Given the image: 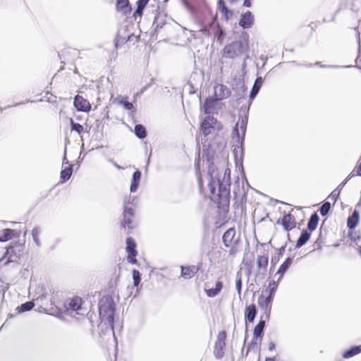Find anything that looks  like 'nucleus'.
I'll return each instance as SVG.
<instances>
[{
    "label": "nucleus",
    "instance_id": "nucleus-49",
    "mask_svg": "<svg viewBox=\"0 0 361 361\" xmlns=\"http://www.w3.org/2000/svg\"><path fill=\"white\" fill-rule=\"evenodd\" d=\"M339 66H335V65H323L322 68H339Z\"/></svg>",
    "mask_w": 361,
    "mask_h": 361
},
{
    "label": "nucleus",
    "instance_id": "nucleus-52",
    "mask_svg": "<svg viewBox=\"0 0 361 361\" xmlns=\"http://www.w3.org/2000/svg\"><path fill=\"white\" fill-rule=\"evenodd\" d=\"M128 261L133 264L137 263V259H135V257H130V258H128Z\"/></svg>",
    "mask_w": 361,
    "mask_h": 361
},
{
    "label": "nucleus",
    "instance_id": "nucleus-8",
    "mask_svg": "<svg viewBox=\"0 0 361 361\" xmlns=\"http://www.w3.org/2000/svg\"><path fill=\"white\" fill-rule=\"evenodd\" d=\"M123 221L121 222V226L123 228L127 227L129 229H133L135 227L133 221L134 218V209L133 208H126L123 213Z\"/></svg>",
    "mask_w": 361,
    "mask_h": 361
},
{
    "label": "nucleus",
    "instance_id": "nucleus-54",
    "mask_svg": "<svg viewBox=\"0 0 361 361\" xmlns=\"http://www.w3.org/2000/svg\"><path fill=\"white\" fill-rule=\"evenodd\" d=\"M238 150L240 151V153H242V152H243V148H242L241 147H239L238 149L235 148V149H234V152H234V154H235V156H237V153H238Z\"/></svg>",
    "mask_w": 361,
    "mask_h": 361
},
{
    "label": "nucleus",
    "instance_id": "nucleus-45",
    "mask_svg": "<svg viewBox=\"0 0 361 361\" xmlns=\"http://www.w3.org/2000/svg\"><path fill=\"white\" fill-rule=\"evenodd\" d=\"M130 39V36H129L127 39L126 38H121V37L117 36V37L115 39V46L117 48L118 47L119 43L124 44V43L127 42L128 41H129Z\"/></svg>",
    "mask_w": 361,
    "mask_h": 361
},
{
    "label": "nucleus",
    "instance_id": "nucleus-58",
    "mask_svg": "<svg viewBox=\"0 0 361 361\" xmlns=\"http://www.w3.org/2000/svg\"><path fill=\"white\" fill-rule=\"evenodd\" d=\"M64 163H68V161H67V159H66V155H65V156H64V157H63V164H64Z\"/></svg>",
    "mask_w": 361,
    "mask_h": 361
},
{
    "label": "nucleus",
    "instance_id": "nucleus-17",
    "mask_svg": "<svg viewBox=\"0 0 361 361\" xmlns=\"http://www.w3.org/2000/svg\"><path fill=\"white\" fill-rule=\"evenodd\" d=\"M181 276L185 279H191L198 271V268L196 266L181 267Z\"/></svg>",
    "mask_w": 361,
    "mask_h": 361
},
{
    "label": "nucleus",
    "instance_id": "nucleus-28",
    "mask_svg": "<svg viewBox=\"0 0 361 361\" xmlns=\"http://www.w3.org/2000/svg\"><path fill=\"white\" fill-rule=\"evenodd\" d=\"M257 267L259 268V271H262V274H264L267 271V267L268 265V256L267 255H260L257 257Z\"/></svg>",
    "mask_w": 361,
    "mask_h": 361
},
{
    "label": "nucleus",
    "instance_id": "nucleus-50",
    "mask_svg": "<svg viewBox=\"0 0 361 361\" xmlns=\"http://www.w3.org/2000/svg\"><path fill=\"white\" fill-rule=\"evenodd\" d=\"M313 65L318 66L320 68H322V66H323V64H322L321 62H316L314 64L309 63V64L306 65V66L312 67Z\"/></svg>",
    "mask_w": 361,
    "mask_h": 361
},
{
    "label": "nucleus",
    "instance_id": "nucleus-60",
    "mask_svg": "<svg viewBox=\"0 0 361 361\" xmlns=\"http://www.w3.org/2000/svg\"><path fill=\"white\" fill-rule=\"evenodd\" d=\"M360 205H361V198H360V202L357 204V206H360Z\"/></svg>",
    "mask_w": 361,
    "mask_h": 361
},
{
    "label": "nucleus",
    "instance_id": "nucleus-13",
    "mask_svg": "<svg viewBox=\"0 0 361 361\" xmlns=\"http://www.w3.org/2000/svg\"><path fill=\"white\" fill-rule=\"evenodd\" d=\"M74 106L78 111L85 112L89 111L91 109V104L90 102L80 95L75 97Z\"/></svg>",
    "mask_w": 361,
    "mask_h": 361
},
{
    "label": "nucleus",
    "instance_id": "nucleus-44",
    "mask_svg": "<svg viewBox=\"0 0 361 361\" xmlns=\"http://www.w3.org/2000/svg\"><path fill=\"white\" fill-rule=\"evenodd\" d=\"M340 192H341V189H338V188H336V190H334L331 193V195H329V198L331 200H334V202L337 200L339 195H340Z\"/></svg>",
    "mask_w": 361,
    "mask_h": 361
},
{
    "label": "nucleus",
    "instance_id": "nucleus-35",
    "mask_svg": "<svg viewBox=\"0 0 361 361\" xmlns=\"http://www.w3.org/2000/svg\"><path fill=\"white\" fill-rule=\"evenodd\" d=\"M114 101L117 102V103L118 104L122 105L123 106V108H125L126 109L132 111L131 113H133L135 111V109H134V106L131 102L124 100L123 99H120L118 98L115 99Z\"/></svg>",
    "mask_w": 361,
    "mask_h": 361
},
{
    "label": "nucleus",
    "instance_id": "nucleus-9",
    "mask_svg": "<svg viewBox=\"0 0 361 361\" xmlns=\"http://www.w3.org/2000/svg\"><path fill=\"white\" fill-rule=\"evenodd\" d=\"M224 245L226 247H233L238 243V238H235V230L234 228L228 229L222 237Z\"/></svg>",
    "mask_w": 361,
    "mask_h": 361
},
{
    "label": "nucleus",
    "instance_id": "nucleus-29",
    "mask_svg": "<svg viewBox=\"0 0 361 361\" xmlns=\"http://www.w3.org/2000/svg\"><path fill=\"white\" fill-rule=\"evenodd\" d=\"M14 230L6 228L0 231V242H6L13 237Z\"/></svg>",
    "mask_w": 361,
    "mask_h": 361
},
{
    "label": "nucleus",
    "instance_id": "nucleus-37",
    "mask_svg": "<svg viewBox=\"0 0 361 361\" xmlns=\"http://www.w3.org/2000/svg\"><path fill=\"white\" fill-rule=\"evenodd\" d=\"M149 0H138L137 1V9L135 13L140 16L142 14L143 10Z\"/></svg>",
    "mask_w": 361,
    "mask_h": 361
},
{
    "label": "nucleus",
    "instance_id": "nucleus-33",
    "mask_svg": "<svg viewBox=\"0 0 361 361\" xmlns=\"http://www.w3.org/2000/svg\"><path fill=\"white\" fill-rule=\"evenodd\" d=\"M319 216L314 213L309 219L308 224H307V228L310 231H313L316 229L318 222H319Z\"/></svg>",
    "mask_w": 361,
    "mask_h": 361
},
{
    "label": "nucleus",
    "instance_id": "nucleus-19",
    "mask_svg": "<svg viewBox=\"0 0 361 361\" xmlns=\"http://www.w3.org/2000/svg\"><path fill=\"white\" fill-rule=\"evenodd\" d=\"M140 178H141V172L139 170H136L133 173V177H132V181H131V185H130V188L131 192H135L136 190L137 189L139 184H140Z\"/></svg>",
    "mask_w": 361,
    "mask_h": 361
},
{
    "label": "nucleus",
    "instance_id": "nucleus-1",
    "mask_svg": "<svg viewBox=\"0 0 361 361\" xmlns=\"http://www.w3.org/2000/svg\"><path fill=\"white\" fill-rule=\"evenodd\" d=\"M230 173L229 169L219 171L214 166H210L208 171L207 189L209 192V197L213 201H226L230 195ZM199 187L201 191L204 190L202 180L199 178Z\"/></svg>",
    "mask_w": 361,
    "mask_h": 361
},
{
    "label": "nucleus",
    "instance_id": "nucleus-27",
    "mask_svg": "<svg viewBox=\"0 0 361 361\" xmlns=\"http://www.w3.org/2000/svg\"><path fill=\"white\" fill-rule=\"evenodd\" d=\"M292 258L288 257L285 262L280 266L279 270L277 271L276 275H279V280L281 279L285 272L288 269L291 263Z\"/></svg>",
    "mask_w": 361,
    "mask_h": 361
},
{
    "label": "nucleus",
    "instance_id": "nucleus-62",
    "mask_svg": "<svg viewBox=\"0 0 361 361\" xmlns=\"http://www.w3.org/2000/svg\"><path fill=\"white\" fill-rule=\"evenodd\" d=\"M10 107H11V106H8L5 107L4 109H6L7 108H10Z\"/></svg>",
    "mask_w": 361,
    "mask_h": 361
},
{
    "label": "nucleus",
    "instance_id": "nucleus-63",
    "mask_svg": "<svg viewBox=\"0 0 361 361\" xmlns=\"http://www.w3.org/2000/svg\"><path fill=\"white\" fill-rule=\"evenodd\" d=\"M230 1H232V2H234V1H235L236 0H230Z\"/></svg>",
    "mask_w": 361,
    "mask_h": 361
},
{
    "label": "nucleus",
    "instance_id": "nucleus-34",
    "mask_svg": "<svg viewBox=\"0 0 361 361\" xmlns=\"http://www.w3.org/2000/svg\"><path fill=\"white\" fill-rule=\"evenodd\" d=\"M135 134L140 139L145 138L147 136L145 128L141 124L136 125L135 126Z\"/></svg>",
    "mask_w": 361,
    "mask_h": 361
},
{
    "label": "nucleus",
    "instance_id": "nucleus-6",
    "mask_svg": "<svg viewBox=\"0 0 361 361\" xmlns=\"http://www.w3.org/2000/svg\"><path fill=\"white\" fill-rule=\"evenodd\" d=\"M226 334L225 331H221L218 334L217 339L214 345V356L220 359L223 357L224 355V348L226 346Z\"/></svg>",
    "mask_w": 361,
    "mask_h": 361
},
{
    "label": "nucleus",
    "instance_id": "nucleus-43",
    "mask_svg": "<svg viewBox=\"0 0 361 361\" xmlns=\"http://www.w3.org/2000/svg\"><path fill=\"white\" fill-rule=\"evenodd\" d=\"M135 199L134 198H131L130 197H126L124 200H123V210L126 209V208H131L130 207H129L128 205L129 204H133V202H134Z\"/></svg>",
    "mask_w": 361,
    "mask_h": 361
},
{
    "label": "nucleus",
    "instance_id": "nucleus-14",
    "mask_svg": "<svg viewBox=\"0 0 361 361\" xmlns=\"http://www.w3.org/2000/svg\"><path fill=\"white\" fill-rule=\"evenodd\" d=\"M254 23V16L250 11L242 14L239 22L240 26L244 29L250 28Z\"/></svg>",
    "mask_w": 361,
    "mask_h": 361
},
{
    "label": "nucleus",
    "instance_id": "nucleus-53",
    "mask_svg": "<svg viewBox=\"0 0 361 361\" xmlns=\"http://www.w3.org/2000/svg\"><path fill=\"white\" fill-rule=\"evenodd\" d=\"M243 5L246 7H250L251 6V2L250 0H245Z\"/></svg>",
    "mask_w": 361,
    "mask_h": 361
},
{
    "label": "nucleus",
    "instance_id": "nucleus-26",
    "mask_svg": "<svg viewBox=\"0 0 361 361\" xmlns=\"http://www.w3.org/2000/svg\"><path fill=\"white\" fill-rule=\"evenodd\" d=\"M263 83V79L262 77H258L255 83H254V85L252 87V89L251 90V92L250 94V99H253L256 96L257 94H258L260 88H261V86Z\"/></svg>",
    "mask_w": 361,
    "mask_h": 361
},
{
    "label": "nucleus",
    "instance_id": "nucleus-2",
    "mask_svg": "<svg viewBox=\"0 0 361 361\" xmlns=\"http://www.w3.org/2000/svg\"><path fill=\"white\" fill-rule=\"evenodd\" d=\"M99 312L102 322L113 331L114 324L115 302L111 295L104 296L99 300Z\"/></svg>",
    "mask_w": 361,
    "mask_h": 361
},
{
    "label": "nucleus",
    "instance_id": "nucleus-3",
    "mask_svg": "<svg viewBox=\"0 0 361 361\" xmlns=\"http://www.w3.org/2000/svg\"><path fill=\"white\" fill-rule=\"evenodd\" d=\"M249 50V44L247 39H238L228 45L223 49V56L228 59H235Z\"/></svg>",
    "mask_w": 361,
    "mask_h": 361
},
{
    "label": "nucleus",
    "instance_id": "nucleus-12",
    "mask_svg": "<svg viewBox=\"0 0 361 361\" xmlns=\"http://www.w3.org/2000/svg\"><path fill=\"white\" fill-rule=\"evenodd\" d=\"M230 90L222 84H217L214 86V97L217 100H222L231 95Z\"/></svg>",
    "mask_w": 361,
    "mask_h": 361
},
{
    "label": "nucleus",
    "instance_id": "nucleus-30",
    "mask_svg": "<svg viewBox=\"0 0 361 361\" xmlns=\"http://www.w3.org/2000/svg\"><path fill=\"white\" fill-rule=\"evenodd\" d=\"M116 8L118 11L126 13L130 10V5L128 0H118L116 4Z\"/></svg>",
    "mask_w": 361,
    "mask_h": 361
},
{
    "label": "nucleus",
    "instance_id": "nucleus-40",
    "mask_svg": "<svg viewBox=\"0 0 361 361\" xmlns=\"http://www.w3.org/2000/svg\"><path fill=\"white\" fill-rule=\"evenodd\" d=\"M134 286H137L141 281V274L139 271L134 269L132 272Z\"/></svg>",
    "mask_w": 361,
    "mask_h": 361
},
{
    "label": "nucleus",
    "instance_id": "nucleus-56",
    "mask_svg": "<svg viewBox=\"0 0 361 361\" xmlns=\"http://www.w3.org/2000/svg\"><path fill=\"white\" fill-rule=\"evenodd\" d=\"M224 35V32L222 30H219V35H218V40Z\"/></svg>",
    "mask_w": 361,
    "mask_h": 361
},
{
    "label": "nucleus",
    "instance_id": "nucleus-39",
    "mask_svg": "<svg viewBox=\"0 0 361 361\" xmlns=\"http://www.w3.org/2000/svg\"><path fill=\"white\" fill-rule=\"evenodd\" d=\"M331 209V204L329 202H325L319 208V212L322 216H326Z\"/></svg>",
    "mask_w": 361,
    "mask_h": 361
},
{
    "label": "nucleus",
    "instance_id": "nucleus-20",
    "mask_svg": "<svg viewBox=\"0 0 361 361\" xmlns=\"http://www.w3.org/2000/svg\"><path fill=\"white\" fill-rule=\"evenodd\" d=\"M257 310L254 304L250 305L245 309V316L249 322H253L256 317Z\"/></svg>",
    "mask_w": 361,
    "mask_h": 361
},
{
    "label": "nucleus",
    "instance_id": "nucleus-7",
    "mask_svg": "<svg viewBox=\"0 0 361 361\" xmlns=\"http://www.w3.org/2000/svg\"><path fill=\"white\" fill-rule=\"evenodd\" d=\"M217 120L211 116H206L201 123V131L204 136L211 134L216 128Z\"/></svg>",
    "mask_w": 361,
    "mask_h": 361
},
{
    "label": "nucleus",
    "instance_id": "nucleus-47",
    "mask_svg": "<svg viewBox=\"0 0 361 361\" xmlns=\"http://www.w3.org/2000/svg\"><path fill=\"white\" fill-rule=\"evenodd\" d=\"M354 172H355V170H353L349 175L338 186L337 188L338 189H341L346 184V183L348 181V180L353 177L355 174H354Z\"/></svg>",
    "mask_w": 361,
    "mask_h": 361
},
{
    "label": "nucleus",
    "instance_id": "nucleus-59",
    "mask_svg": "<svg viewBox=\"0 0 361 361\" xmlns=\"http://www.w3.org/2000/svg\"><path fill=\"white\" fill-rule=\"evenodd\" d=\"M24 104V103L23 102V103L16 104H14V106H18L19 104Z\"/></svg>",
    "mask_w": 361,
    "mask_h": 361
},
{
    "label": "nucleus",
    "instance_id": "nucleus-57",
    "mask_svg": "<svg viewBox=\"0 0 361 361\" xmlns=\"http://www.w3.org/2000/svg\"><path fill=\"white\" fill-rule=\"evenodd\" d=\"M201 31H202L203 33L206 34V33H207V28H206V27H204V28H202V29L201 30Z\"/></svg>",
    "mask_w": 361,
    "mask_h": 361
},
{
    "label": "nucleus",
    "instance_id": "nucleus-55",
    "mask_svg": "<svg viewBox=\"0 0 361 361\" xmlns=\"http://www.w3.org/2000/svg\"><path fill=\"white\" fill-rule=\"evenodd\" d=\"M274 348H275V344H274L273 342L270 343H269V349L270 350H274Z\"/></svg>",
    "mask_w": 361,
    "mask_h": 361
},
{
    "label": "nucleus",
    "instance_id": "nucleus-41",
    "mask_svg": "<svg viewBox=\"0 0 361 361\" xmlns=\"http://www.w3.org/2000/svg\"><path fill=\"white\" fill-rule=\"evenodd\" d=\"M40 233H41V231L37 227L34 228L32 231V235L33 240L35 241V243H36V245L37 246H39L40 244L39 240V235Z\"/></svg>",
    "mask_w": 361,
    "mask_h": 361
},
{
    "label": "nucleus",
    "instance_id": "nucleus-48",
    "mask_svg": "<svg viewBox=\"0 0 361 361\" xmlns=\"http://www.w3.org/2000/svg\"><path fill=\"white\" fill-rule=\"evenodd\" d=\"M350 238L352 239V240L357 241L360 239V235L356 232L352 233L350 234Z\"/></svg>",
    "mask_w": 361,
    "mask_h": 361
},
{
    "label": "nucleus",
    "instance_id": "nucleus-5",
    "mask_svg": "<svg viewBox=\"0 0 361 361\" xmlns=\"http://www.w3.org/2000/svg\"><path fill=\"white\" fill-rule=\"evenodd\" d=\"M272 302V298L267 297L264 293H262L258 298V305L263 311L262 319H269Z\"/></svg>",
    "mask_w": 361,
    "mask_h": 361
},
{
    "label": "nucleus",
    "instance_id": "nucleus-18",
    "mask_svg": "<svg viewBox=\"0 0 361 361\" xmlns=\"http://www.w3.org/2000/svg\"><path fill=\"white\" fill-rule=\"evenodd\" d=\"M126 251L128 254V258L135 257L137 255V251L135 240L132 238H128L126 239Z\"/></svg>",
    "mask_w": 361,
    "mask_h": 361
},
{
    "label": "nucleus",
    "instance_id": "nucleus-31",
    "mask_svg": "<svg viewBox=\"0 0 361 361\" xmlns=\"http://www.w3.org/2000/svg\"><path fill=\"white\" fill-rule=\"evenodd\" d=\"M361 353V345L354 346L344 352L343 357L348 359Z\"/></svg>",
    "mask_w": 361,
    "mask_h": 361
},
{
    "label": "nucleus",
    "instance_id": "nucleus-32",
    "mask_svg": "<svg viewBox=\"0 0 361 361\" xmlns=\"http://www.w3.org/2000/svg\"><path fill=\"white\" fill-rule=\"evenodd\" d=\"M73 171V165H70L68 167L63 169L61 171V183H64L67 181L71 176Z\"/></svg>",
    "mask_w": 361,
    "mask_h": 361
},
{
    "label": "nucleus",
    "instance_id": "nucleus-38",
    "mask_svg": "<svg viewBox=\"0 0 361 361\" xmlns=\"http://www.w3.org/2000/svg\"><path fill=\"white\" fill-rule=\"evenodd\" d=\"M236 278L237 279H236V281H235V288H236V290L238 291V296L240 298V297H241L242 285H243L241 275L239 273H238V274L236 276Z\"/></svg>",
    "mask_w": 361,
    "mask_h": 361
},
{
    "label": "nucleus",
    "instance_id": "nucleus-23",
    "mask_svg": "<svg viewBox=\"0 0 361 361\" xmlns=\"http://www.w3.org/2000/svg\"><path fill=\"white\" fill-rule=\"evenodd\" d=\"M310 235V232H308L307 230H303L296 242L295 247L300 248L304 245L309 240Z\"/></svg>",
    "mask_w": 361,
    "mask_h": 361
},
{
    "label": "nucleus",
    "instance_id": "nucleus-25",
    "mask_svg": "<svg viewBox=\"0 0 361 361\" xmlns=\"http://www.w3.org/2000/svg\"><path fill=\"white\" fill-rule=\"evenodd\" d=\"M223 288V283L220 281H216L215 284V288L205 289L206 293L208 297L214 298L217 295L221 290Z\"/></svg>",
    "mask_w": 361,
    "mask_h": 361
},
{
    "label": "nucleus",
    "instance_id": "nucleus-15",
    "mask_svg": "<svg viewBox=\"0 0 361 361\" xmlns=\"http://www.w3.org/2000/svg\"><path fill=\"white\" fill-rule=\"evenodd\" d=\"M217 101V99H216L215 97H209L205 100L203 106L204 112L205 114H208V116H210V114L214 112V111L216 110V104Z\"/></svg>",
    "mask_w": 361,
    "mask_h": 361
},
{
    "label": "nucleus",
    "instance_id": "nucleus-24",
    "mask_svg": "<svg viewBox=\"0 0 361 361\" xmlns=\"http://www.w3.org/2000/svg\"><path fill=\"white\" fill-rule=\"evenodd\" d=\"M218 8L222 16L228 20L233 15L232 11L229 10L225 5L224 0H219Z\"/></svg>",
    "mask_w": 361,
    "mask_h": 361
},
{
    "label": "nucleus",
    "instance_id": "nucleus-51",
    "mask_svg": "<svg viewBox=\"0 0 361 361\" xmlns=\"http://www.w3.org/2000/svg\"><path fill=\"white\" fill-rule=\"evenodd\" d=\"M285 245L281 247L279 249V256H281L283 255V252L285 251Z\"/></svg>",
    "mask_w": 361,
    "mask_h": 361
},
{
    "label": "nucleus",
    "instance_id": "nucleus-61",
    "mask_svg": "<svg viewBox=\"0 0 361 361\" xmlns=\"http://www.w3.org/2000/svg\"><path fill=\"white\" fill-rule=\"evenodd\" d=\"M115 166H116L117 168H118V169H120V168H121V167H120L118 165H117V164H115Z\"/></svg>",
    "mask_w": 361,
    "mask_h": 361
},
{
    "label": "nucleus",
    "instance_id": "nucleus-46",
    "mask_svg": "<svg viewBox=\"0 0 361 361\" xmlns=\"http://www.w3.org/2000/svg\"><path fill=\"white\" fill-rule=\"evenodd\" d=\"M275 291H276V287L274 286L273 288H269V290H268V288H267L262 293H264L267 297H271L272 298V300H274V294H275Z\"/></svg>",
    "mask_w": 361,
    "mask_h": 361
},
{
    "label": "nucleus",
    "instance_id": "nucleus-10",
    "mask_svg": "<svg viewBox=\"0 0 361 361\" xmlns=\"http://www.w3.org/2000/svg\"><path fill=\"white\" fill-rule=\"evenodd\" d=\"M247 123V120L246 118H240L238 121L235 124V127L233 128V136L237 137L238 141H240V133H239V128H240L242 132L241 142H243L245 135Z\"/></svg>",
    "mask_w": 361,
    "mask_h": 361
},
{
    "label": "nucleus",
    "instance_id": "nucleus-11",
    "mask_svg": "<svg viewBox=\"0 0 361 361\" xmlns=\"http://www.w3.org/2000/svg\"><path fill=\"white\" fill-rule=\"evenodd\" d=\"M82 304V300L78 298L75 297L70 300L68 306H67V311L70 313L71 315L73 316V313L75 312L77 314H84V313H80L79 311L82 310L81 307ZM73 317H75L73 315Z\"/></svg>",
    "mask_w": 361,
    "mask_h": 361
},
{
    "label": "nucleus",
    "instance_id": "nucleus-16",
    "mask_svg": "<svg viewBox=\"0 0 361 361\" xmlns=\"http://www.w3.org/2000/svg\"><path fill=\"white\" fill-rule=\"evenodd\" d=\"M281 224L286 231H290L295 226V217L290 214H286L281 220Z\"/></svg>",
    "mask_w": 361,
    "mask_h": 361
},
{
    "label": "nucleus",
    "instance_id": "nucleus-22",
    "mask_svg": "<svg viewBox=\"0 0 361 361\" xmlns=\"http://www.w3.org/2000/svg\"><path fill=\"white\" fill-rule=\"evenodd\" d=\"M267 319H260L259 323L256 325V326L254 329V337L257 338H262L264 334V329L265 327V321Z\"/></svg>",
    "mask_w": 361,
    "mask_h": 361
},
{
    "label": "nucleus",
    "instance_id": "nucleus-21",
    "mask_svg": "<svg viewBox=\"0 0 361 361\" xmlns=\"http://www.w3.org/2000/svg\"><path fill=\"white\" fill-rule=\"evenodd\" d=\"M359 212L354 210L351 216H350L348 219L347 225L350 229H353L356 227L359 222Z\"/></svg>",
    "mask_w": 361,
    "mask_h": 361
},
{
    "label": "nucleus",
    "instance_id": "nucleus-36",
    "mask_svg": "<svg viewBox=\"0 0 361 361\" xmlns=\"http://www.w3.org/2000/svg\"><path fill=\"white\" fill-rule=\"evenodd\" d=\"M35 306L32 301L26 302L17 307L19 312H24L31 310Z\"/></svg>",
    "mask_w": 361,
    "mask_h": 361
},
{
    "label": "nucleus",
    "instance_id": "nucleus-4",
    "mask_svg": "<svg viewBox=\"0 0 361 361\" xmlns=\"http://www.w3.org/2000/svg\"><path fill=\"white\" fill-rule=\"evenodd\" d=\"M23 250V245L20 244L9 246L3 257L0 259V264L6 265L9 262H17L20 257Z\"/></svg>",
    "mask_w": 361,
    "mask_h": 361
},
{
    "label": "nucleus",
    "instance_id": "nucleus-42",
    "mask_svg": "<svg viewBox=\"0 0 361 361\" xmlns=\"http://www.w3.org/2000/svg\"><path fill=\"white\" fill-rule=\"evenodd\" d=\"M71 125L72 130H75L79 134L83 132V126L79 123H75L73 119H71Z\"/></svg>",
    "mask_w": 361,
    "mask_h": 361
}]
</instances>
